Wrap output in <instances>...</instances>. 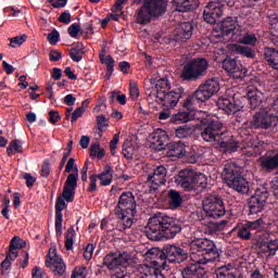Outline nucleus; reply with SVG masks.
<instances>
[{
	"instance_id": "nucleus-1",
	"label": "nucleus",
	"mask_w": 278,
	"mask_h": 278,
	"mask_svg": "<svg viewBox=\"0 0 278 278\" xmlns=\"http://www.w3.org/2000/svg\"><path fill=\"white\" fill-rule=\"evenodd\" d=\"M184 223L180 219L163 215L151 217L146 227V236L151 241L172 240L182 231Z\"/></svg>"
},
{
	"instance_id": "nucleus-2",
	"label": "nucleus",
	"mask_w": 278,
	"mask_h": 278,
	"mask_svg": "<svg viewBox=\"0 0 278 278\" xmlns=\"http://www.w3.org/2000/svg\"><path fill=\"white\" fill-rule=\"evenodd\" d=\"M226 131L224 130V124L218 119V117H208L204 119V128L202 129V139L206 142L222 141L219 142V148L224 152H236L239 149V142L232 137L224 140Z\"/></svg>"
},
{
	"instance_id": "nucleus-3",
	"label": "nucleus",
	"mask_w": 278,
	"mask_h": 278,
	"mask_svg": "<svg viewBox=\"0 0 278 278\" xmlns=\"http://www.w3.org/2000/svg\"><path fill=\"white\" fill-rule=\"evenodd\" d=\"M151 85L155 87V98L166 109L176 108L179 101L186 97L185 88L178 86L172 89L170 81L167 77L159 79L151 78Z\"/></svg>"
},
{
	"instance_id": "nucleus-4",
	"label": "nucleus",
	"mask_w": 278,
	"mask_h": 278,
	"mask_svg": "<svg viewBox=\"0 0 278 278\" xmlns=\"http://www.w3.org/2000/svg\"><path fill=\"white\" fill-rule=\"evenodd\" d=\"M191 256L204 264L214 263L219 258V252L215 242L207 238H195L189 244Z\"/></svg>"
},
{
	"instance_id": "nucleus-5",
	"label": "nucleus",
	"mask_w": 278,
	"mask_h": 278,
	"mask_svg": "<svg viewBox=\"0 0 278 278\" xmlns=\"http://www.w3.org/2000/svg\"><path fill=\"white\" fill-rule=\"evenodd\" d=\"M219 89V83L216 78L206 79L193 93L186 98L184 106L188 110H192V106L195 109L197 105L205 103L215 96Z\"/></svg>"
},
{
	"instance_id": "nucleus-6",
	"label": "nucleus",
	"mask_w": 278,
	"mask_h": 278,
	"mask_svg": "<svg viewBox=\"0 0 278 278\" xmlns=\"http://www.w3.org/2000/svg\"><path fill=\"white\" fill-rule=\"evenodd\" d=\"M219 89V83L216 78L206 79L193 93L186 98L184 106L188 110H192V106L195 109L197 105L205 103L215 96Z\"/></svg>"
},
{
	"instance_id": "nucleus-7",
	"label": "nucleus",
	"mask_w": 278,
	"mask_h": 278,
	"mask_svg": "<svg viewBox=\"0 0 278 278\" xmlns=\"http://www.w3.org/2000/svg\"><path fill=\"white\" fill-rule=\"evenodd\" d=\"M130 254L127 252H110L103 258V266L111 271V278H129L127 267Z\"/></svg>"
},
{
	"instance_id": "nucleus-8",
	"label": "nucleus",
	"mask_w": 278,
	"mask_h": 278,
	"mask_svg": "<svg viewBox=\"0 0 278 278\" xmlns=\"http://www.w3.org/2000/svg\"><path fill=\"white\" fill-rule=\"evenodd\" d=\"M253 129H273L278 126V97L273 100L269 109H260L256 114L253 115V119L250 123Z\"/></svg>"
},
{
	"instance_id": "nucleus-9",
	"label": "nucleus",
	"mask_w": 278,
	"mask_h": 278,
	"mask_svg": "<svg viewBox=\"0 0 278 278\" xmlns=\"http://www.w3.org/2000/svg\"><path fill=\"white\" fill-rule=\"evenodd\" d=\"M168 5V0H149L137 10V24L148 25L154 18L162 17Z\"/></svg>"
},
{
	"instance_id": "nucleus-10",
	"label": "nucleus",
	"mask_w": 278,
	"mask_h": 278,
	"mask_svg": "<svg viewBox=\"0 0 278 278\" xmlns=\"http://www.w3.org/2000/svg\"><path fill=\"white\" fill-rule=\"evenodd\" d=\"M210 62L205 58L190 60L182 70L181 79L184 81H198L206 76Z\"/></svg>"
},
{
	"instance_id": "nucleus-11",
	"label": "nucleus",
	"mask_w": 278,
	"mask_h": 278,
	"mask_svg": "<svg viewBox=\"0 0 278 278\" xmlns=\"http://www.w3.org/2000/svg\"><path fill=\"white\" fill-rule=\"evenodd\" d=\"M202 210H204L206 218L213 219L224 218L227 213L224 198L216 192L208 193L204 197V200H202Z\"/></svg>"
},
{
	"instance_id": "nucleus-12",
	"label": "nucleus",
	"mask_w": 278,
	"mask_h": 278,
	"mask_svg": "<svg viewBox=\"0 0 278 278\" xmlns=\"http://www.w3.org/2000/svg\"><path fill=\"white\" fill-rule=\"evenodd\" d=\"M222 178L226 181L228 187L235 189L241 194H245L250 191L249 181L231 164L224 166Z\"/></svg>"
},
{
	"instance_id": "nucleus-13",
	"label": "nucleus",
	"mask_w": 278,
	"mask_h": 278,
	"mask_svg": "<svg viewBox=\"0 0 278 278\" xmlns=\"http://www.w3.org/2000/svg\"><path fill=\"white\" fill-rule=\"evenodd\" d=\"M269 198V189L267 185L260 186L254 193L248 199V216H258L266 207Z\"/></svg>"
},
{
	"instance_id": "nucleus-14",
	"label": "nucleus",
	"mask_w": 278,
	"mask_h": 278,
	"mask_svg": "<svg viewBox=\"0 0 278 278\" xmlns=\"http://www.w3.org/2000/svg\"><path fill=\"white\" fill-rule=\"evenodd\" d=\"M236 0H215L208 2L204 8V21L208 25H215L224 15V8H233Z\"/></svg>"
},
{
	"instance_id": "nucleus-15",
	"label": "nucleus",
	"mask_w": 278,
	"mask_h": 278,
	"mask_svg": "<svg viewBox=\"0 0 278 278\" xmlns=\"http://www.w3.org/2000/svg\"><path fill=\"white\" fill-rule=\"evenodd\" d=\"M114 212L117 218H124V214L132 216V213L137 212V203L132 192L127 191L121 194Z\"/></svg>"
},
{
	"instance_id": "nucleus-16",
	"label": "nucleus",
	"mask_w": 278,
	"mask_h": 278,
	"mask_svg": "<svg viewBox=\"0 0 278 278\" xmlns=\"http://www.w3.org/2000/svg\"><path fill=\"white\" fill-rule=\"evenodd\" d=\"M254 248L261 256L274 257L278 252V239L258 236L254 242Z\"/></svg>"
},
{
	"instance_id": "nucleus-17",
	"label": "nucleus",
	"mask_w": 278,
	"mask_h": 278,
	"mask_svg": "<svg viewBox=\"0 0 278 278\" xmlns=\"http://www.w3.org/2000/svg\"><path fill=\"white\" fill-rule=\"evenodd\" d=\"M160 258L165 260L166 263L180 264L188 258V253L180 247L167 244L164 247L163 251L160 252Z\"/></svg>"
},
{
	"instance_id": "nucleus-18",
	"label": "nucleus",
	"mask_w": 278,
	"mask_h": 278,
	"mask_svg": "<svg viewBox=\"0 0 278 278\" xmlns=\"http://www.w3.org/2000/svg\"><path fill=\"white\" fill-rule=\"evenodd\" d=\"M237 26L242 29L243 27L239 25L238 17L227 16L225 17L218 25L217 30L219 35L217 37H239L241 31L237 28Z\"/></svg>"
},
{
	"instance_id": "nucleus-19",
	"label": "nucleus",
	"mask_w": 278,
	"mask_h": 278,
	"mask_svg": "<svg viewBox=\"0 0 278 278\" xmlns=\"http://www.w3.org/2000/svg\"><path fill=\"white\" fill-rule=\"evenodd\" d=\"M206 265L204 262L198 260V257L191 256V262L187 263L185 267L181 269L182 278H204L206 275V270L204 266Z\"/></svg>"
},
{
	"instance_id": "nucleus-20",
	"label": "nucleus",
	"mask_w": 278,
	"mask_h": 278,
	"mask_svg": "<svg viewBox=\"0 0 278 278\" xmlns=\"http://www.w3.org/2000/svg\"><path fill=\"white\" fill-rule=\"evenodd\" d=\"M78 180H79V172H78V168H75V173L70 174L67 176L63 187V192H62V197L68 203H72L75 201Z\"/></svg>"
},
{
	"instance_id": "nucleus-21",
	"label": "nucleus",
	"mask_w": 278,
	"mask_h": 278,
	"mask_svg": "<svg viewBox=\"0 0 278 278\" xmlns=\"http://www.w3.org/2000/svg\"><path fill=\"white\" fill-rule=\"evenodd\" d=\"M222 68L235 79H242L247 77L248 74V68L242 64H238L237 60L230 56H227L222 62Z\"/></svg>"
},
{
	"instance_id": "nucleus-22",
	"label": "nucleus",
	"mask_w": 278,
	"mask_h": 278,
	"mask_svg": "<svg viewBox=\"0 0 278 278\" xmlns=\"http://www.w3.org/2000/svg\"><path fill=\"white\" fill-rule=\"evenodd\" d=\"M217 108L226 114L231 115L240 112L243 109V104L240 100H236L235 97L222 96L217 100Z\"/></svg>"
},
{
	"instance_id": "nucleus-23",
	"label": "nucleus",
	"mask_w": 278,
	"mask_h": 278,
	"mask_svg": "<svg viewBox=\"0 0 278 278\" xmlns=\"http://www.w3.org/2000/svg\"><path fill=\"white\" fill-rule=\"evenodd\" d=\"M167 168L165 166H159L154 169L152 174L148 176V184L150 185V190L155 191L160 186L165 185L167 180Z\"/></svg>"
},
{
	"instance_id": "nucleus-24",
	"label": "nucleus",
	"mask_w": 278,
	"mask_h": 278,
	"mask_svg": "<svg viewBox=\"0 0 278 278\" xmlns=\"http://www.w3.org/2000/svg\"><path fill=\"white\" fill-rule=\"evenodd\" d=\"M68 206L66 203V199L64 197H59L55 203V219H54V227H55V236L56 238H61L63 236V210Z\"/></svg>"
},
{
	"instance_id": "nucleus-25",
	"label": "nucleus",
	"mask_w": 278,
	"mask_h": 278,
	"mask_svg": "<svg viewBox=\"0 0 278 278\" xmlns=\"http://www.w3.org/2000/svg\"><path fill=\"white\" fill-rule=\"evenodd\" d=\"M194 25L191 22L181 23L174 31V40L177 42L188 41L193 35Z\"/></svg>"
},
{
	"instance_id": "nucleus-26",
	"label": "nucleus",
	"mask_w": 278,
	"mask_h": 278,
	"mask_svg": "<svg viewBox=\"0 0 278 278\" xmlns=\"http://www.w3.org/2000/svg\"><path fill=\"white\" fill-rule=\"evenodd\" d=\"M45 264L47 268L51 269L54 276L62 277L66 273V264L59 254H54L53 256H51L50 261L49 258H47Z\"/></svg>"
},
{
	"instance_id": "nucleus-27",
	"label": "nucleus",
	"mask_w": 278,
	"mask_h": 278,
	"mask_svg": "<svg viewBox=\"0 0 278 278\" xmlns=\"http://www.w3.org/2000/svg\"><path fill=\"white\" fill-rule=\"evenodd\" d=\"M193 179H194V170L193 169H182L179 174L175 177V182L182 187L187 191H191L193 187Z\"/></svg>"
},
{
	"instance_id": "nucleus-28",
	"label": "nucleus",
	"mask_w": 278,
	"mask_h": 278,
	"mask_svg": "<svg viewBox=\"0 0 278 278\" xmlns=\"http://www.w3.org/2000/svg\"><path fill=\"white\" fill-rule=\"evenodd\" d=\"M182 109L184 111H180L179 113H176L170 117V123L173 124H186L190 121L194 119L195 113H194V108L188 109L185 106V100L182 102Z\"/></svg>"
},
{
	"instance_id": "nucleus-29",
	"label": "nucleus",
	"mask_w": 278,
	"mask_h": 278,
	"mask_svg": "<svg viewBox=\"0 0 278 278\" xmlns=\"http://www.w3.org/2000/svg\"><path fill=\"white\" fill-rule=\"evenodd\" d=\"M261 168L266 173H273L278 169V151L276 153L260 157Z\"/></svg>"
},
{
	"instance_id": "nucleus-30",
	"label": "nucleus",
	"mask_w": 278,
	"mask_h": 278,
	"mask_svg": "<svg viewBox=\"0 0 278 278\" xmlns=\"http://www.w3.org/2000/svg\"><path fill=\"white\" fill-rule=\"evenodd\" d=\"M247 97L251 110H256L257 108H261L265 99L264 93L257 89L249 90L247 92Z\"/></svg>"
},
{
	"instance_id": "nucleus-31",
	"label": "nucleus",
	"mask_w": 278,
	"mask_h": 278,
	"mask_svg": "<svg viewBox=\"0 0 278 278\" xmlns=\"http://www.w3.org/2000/svg\"><path fill=\"white\" fill-rule=\"evenodd\" d=\"M264 58L270 68L278 70V50L276 48L266 47L264 49Z\"/></svg>"
},
{
	"instance_id": "nucleus-32",
	"label": "nucleus",
	"mask_w": 278,
	"mask_h": 278,
	"mask_svg": "<svg viewBox=\"0 0 278 278\" xmlns=\"http://www.w3.org/2000/svg\"><path fill=\"white\" fill-rule=\"evenodd\" d=\"M167 155L170 157H182L186 155V146L184 142H173L167 146Z\"/></svg>"
},
{
	"instance_id": "nucleus-33",
	"label": "nucleus",
	"mask_w": 278,
	"mask_h": 278,
	"mask_svg": "<svg viewBox=\"0 0 278 278\" xmlns=\"http://www.w3.org/2000/svg\"><path fill=\"white\" fill-rule=\"evenodd\" d=\"M207 187V177L202 173H195L192 180L191 191L202 192Z\"/></svg>"
},
{
	"instance_id": "nucleus-34",
	"label": "nucleus",
	"mask_w": 278,
	"mask_h": 278,
	"mask_svg": "<svg viewBox=\"0 0 278 278\" xmlns=\"http://www.w3.org/2000/svg\"><path fill=\"white\" fill-rule=\"evenodd\" d=\"M167 199L170 210H179L184 202L181 193L175 189L168 191Z\"/></svg>"
},
{
	"instance_id": "nucleus-35",
	"label": "nucleus",
	"mask_w": 278,
	"mask_h": 278,
	"mask_svg": "<svg viewBox=\"0 0 278 278\" xmlns=\"http://www.w3.org/2000/svg\"><path fill=\"white\" fill-rule=\"evenodd\" d=\"M140 276L141 278H164L161 269L146 264L140 268Z\"/></svg>"
},
{
	"instance_id": "nucleus-36",
	"label": "nucleus",
	"mask_w": 278,
	"mask_h": 278,
	"mask_svg": "<svg viewBox=\"0 0 278 278\" xmlns=\"http://www.w3.org/2000/svg\"><path fill=\"white\" fill-rule=\"evenodd\" d=\"M97 176L100 180V185L103 187H108L113 180V167L111 165H106L103 172Z\"/></svg>"
},
{
	"instance_id": "nucleus-37",
	"label": "nucleus",
	"mask_w": 278,
	"mask_h": 278,
	"mask_svg": "<svg viewBox=\"0 0 278 278\" xmlns=\"http://www.w3.org/2000/svg\"><path fill=\"white\" fill-rule=\"evenodd\" d=\"M64 237H65V250L72 251L74 249V244L77 238L75 226H70V228L64 233Z\"/></svg>"
},
{
	"instance_id": "nucleus-38",
	"label": "nucleus",
	"mask_w": 278,
	"mask_h": 278,
	"mask_svg": "<svg viewBox=\"0 0 278 278\" xmlns=\"http://www.w3.org/2000/svg\"><path fill=\"white\" fill-rule=\"evenodd\" d=\"M100 62L102 64H106V75H105V78L106 79H110L113 72H114V64H115V61L114 59L109 54L105 56V54H100Z\"/></svg>"
},
{
	"instance_id": "nucleus-39",
	"label": "nucleus",
	"mask_w": 278,
	"mask_h": 278,
	"mask_svg": "<svg viewBox=\"0 0 278 278\" xmlns=\"http://www.w3.org/2000/svg\"><path fill=\"white\" fill-rule=\"evenodd\" d=\"M178 12H190L194 5V0H173Z\"/></svg>"
},
{
	"instance_id": "nucleus-40",
	"label": "nucleus",
	"mask_w": 278,
	"mask_h": 278,
	"mask_svg": "<svg viewBox=\"0 0 278 278\" xmlns=\"http://www.w3.org/2000/svg\"><path fill=\"white\" fill-rule=\"evenodd\" d=\"M239 36V42L244 46L255 47L257 43V37L255 34H251L249 31H245L243 35L240 34Z\"/></svg>"
},
{
	"instance_id": "nucleus-41",
	"label": "nucleus",
	"mask_w": 278,
	"mask_h": 278,
	"mask_svg": "<svg viewBox=\"0 0 278 278\" xmlns=\"http://www.w3.org/2000/svg\"><path fill=\"white\" fill-rule=\"evenodd\" d=\"M160 253H162V251H160L156 248L150 249L146 253L147 257L151 260L152 264H154L155 267L161 266V263L159 261H156V258L163 261V257H160Z\"/></svg>"
},
{
	"instance_id": "nucleus-42",
	"label": "nucleus",
	"mask_w": 278,
	"mask_h": 278,
	"mask_svg": "<svg viewBox=\"0 0 278 278\" xmlns=\"http://www.w3.org/2000/svg\"><path fill=\"white\" fill-rule=\"evenodd\" d=\"M236 51L238 54L247 58V59H255L256 58V52L247 46H237Z\"/></svg>"
},
{
	"instance_id": "nucleus-43",
	"label": "nucleus",
	"mask_w": 278,
	"mask_h": 278,
	"mask_svg": "<svg viewBox=\"0 0 278 278\" xmlns=\"http://www.w3.org/2000/svg\"><path fill=\"white\" fill-rule=\"evenodd\" d=\"M237 238L242 240V241H250L252 239V232L250 231V228L247 227L245 224H243L237 230Z\"/></svg>"
},
{
	"instance_id": "nucleus-44",
	"label": "nucleus",
	"mask_w": 278,
	"mask_h": 278,
	"mask_svg": "<svg viewBox=\"0 0 278 278\" xmlns=\"http://www.w3.org/2000/svg\"><path fill=\"white\" fill-rule=\"evenodd\" d=\"M26 248V241L23 240L21 237L18 236H14L9 244V249L13 250V251H17V250H22Z\"/></svg>"
},
{
	"instance_id": "nucleus-45",
	"label": "nucleus",
	"mask_w": 278,
	"mask_h": 278,
	"mask_svg": "<svg viewBox=\"0 0 278 278\" xmlns=\"http://www.w3.org/2000/svg\"><path fill=\"white\" fill-rule=\"evenodd\" d=\"M14 152L15 153H22L23 152V146L18 140L10 141L9 147L7 148L8 156H12Z\"/></svg>"
},
{
	"instance_id": "nucleus-46",
	"label": "nucleus",
	"mask_w": 278,
	"mask_h": 278,
	"mask_svg": "<svg viewBox=\"0 0 278 278\" xmlns=\"http://www.w3.org/2000/svg\"><path fill=\"white\" fill-rule=\"evenodd\" d=\"M200 220L202 222V225H206V232H208V235H211V236L215 235L220 229V224L215 223V222H207L206 217H204Z\"/></svg>"
},
{
	"instance_id": "nucleus-47",
	"label": "nucleus",
	"mask_w": 278,
	"mask_h": 278,
	"mask_svg": "<svg viewBox=\"0 0 278 278\" xmlns=\"http://www.w3.org/2000/svg\"><path fill=\"white\" fill-rule=\"evenodd\" d=\"M27 39H28L27 35L15 36V37L10 39L9 47L10 48L21 47L27 41Z\"/></svg>"
},
{
	"instance_id": "nucleus-48",
	"label": "nucleus",
	"mask_w": 278,
	"mask_h": 278,
	"mask_svg": "<svg viewBox=\"0 0 278 278\" xmlns=\"http://www.w3.org/2000/svg\"><path fill=\"white\" fill-rule=\"evenodd\" d=\"M216 278H237V275L226 267H219L215 271Z\"/></svg>"
},
{
	"instance_id": "nucleus-49",
	"label": "nucleus",
	"mask_w": 278,
	"mask_h": 278,
	"mask_svg": "<svg viewBox=\"0 0 278 278\" xmlns=\"http://www.w3.org/2000/svg\"><path fill=\"white\" fill-rule=\"evenodd\" d=\"M192 134V129L187 125L180 126L176 129V137L179 139H185Z\"/></svg>"
},
{
	"instance_id": "nucleus-50",
	"label": "nucleus",
	"mask_w": 278,
	"mask_h": 278,
	"mask_svg": "<svg viewBox=\"0 0 278 278\" xmlns=\"http://www.w3.org/2000/svg\"><path fill=\"white\" fill-rule=\"evenodd\" d=\"M11 270H12V262L4 258L0 263V274H1V276L9 277Z\"/></svg>"
},
{
	"instance_id": "nucleus-51",
	"label": "nucleus",
	"mask_w": 278,
	"mask_h": 278,
	"mask_svg": "<svg viewBox=\"0 0 278 278\" xmlns=\"http://www.w3.org/2000/svg\"><path fill=\"white\" fill-rule=\"evenodd\" d=\"M71 278H87V267L86 266H76Z\"/></svg>"
},
{
	"instance_id": "nucleus-52",
	"label": "nucleus",
	"mask_w": 278,
	"mask_h": 278,
	"mask_svg": "<svg viewBox=\"0 0 278 278\" xmlns=\"http://www.w3.org/2000/svg\"><path fill=\"white\" fill-rule=\"evenodd\" d=\"M245 227L249 228V230L252 232L256 229H261V227H263L264 225V219L263 217H258L256 220H253V222H247L245 224Z\"/></svg>"
},
{
	"instance_id": "nucleus-53",
	"label": "nucleus",
	"mask_w": 278,
	"mask_h": 278,
	"mask_svg": "<svg viewBox=\"0 0 278 278\" xmlns=\"http://www.w3.org/2000/svg\"><path fill=\"white\" fill-rule=\"evenodd\" d=\"M85 112V106H78L77 109H75V111H73L72 113L71 123H77V121L84 116Z\"/></svg>"
},
{
	"instance_id": "nucleus-54",
	"label": "nucleus",
	"mask_w": 278,
	"mask_h": 278,
	"mask_svg": "<svg viewBox=\"0 0 278 278\" xmlns=\"http://www.w3.org/2000/svg\"><path fill=\"white\" fill-rule=\"evenodd\" d=\"M51 174V164L49 160H45L41 169H40V176L43 178H48Z\"/></svg>"
},
{
	"instance_id": "nucleus-55",
	"label": "nucleus",
	"mask_w": 278,
	"mask_h": 278,
	"mask_svg": "<svg viewBox=\"0 0 278 278\" xmlns=\"http://www.w3.org/2000/svg\"><path fill=\"white\" fill-rule=\"evenodd\" d=\"M80 30H81V26L77 23H74L67 28V34L70 35L71 38H77Z\"/></svg>"
},
{
	"instance_id": "nucleus-56",
	"label": "nucleus",
	"mask_w": 278,
	"mask_h": 278,
	"mask_svg": "<svg viewBox=\"0 0 278 278\" xmlns=\"http://www.w3.org/2000/svg\"><path fill=\"white\" fill-rule=\"evenodd\" d=\"M122 153L125 159L132 160V156L135 154V149L131 146L124 143Z\"/></svg>"
},
{
	"instance_id": "nucleus-57",
	"label": "nucleus",
	"mask_w": 278,
	"mask_h": 278,
	"mask_svg": "<svg viewBox=\"0 0 278 278\" xmlns=\"http://www.w3.org/2000/svg\"><path fill=\"white\" fill-rule=\"evenodd\" d=\"M135 214L136 213H132V215H130V214L125 213L124 217H118L124 223V229H129L131 227V225L134 223Z\"/></svg>"
},
{
	"instance_id": "nucleus-58",
	"label": "nucleus",
	"mask_w": 278,
	"mask_h": 278,
	"mask_svg": "<svg viewBox=\"0 0 278 278\" xmlns=\"http://www.w3.org/2000/svg\"><path fill=\"white\" fill-rule=\"evenodd\" d=\"M48 41L51 46L58 45L60 41V33L58 29H53L50 34H48Z\"/></svg>"
},
{
	"instance_id": "nucleus-59",
	"label": "nucleus",
	"mask_w": 278,
	"mask_h": 278,
	"mask_svg": "<svg viewBox=\"0 0 278 278\" xmlns=\"http://www.w3.org/2000/svg\"><path fill=\"white\" fill-rule=\"evenodd\" d=\"M99 179V177L97 176V174H93L89 177V187L87 188V191L89 192H97V190H99V188L97 187V180Z\"/></svg>"
},
{
	"instance_id": "nucleus-60",
	"label": "nucleus",
	"mask_w": 278,
	"mask_h": 278,
	"mask_svg": "<svg viewBox=\"0 0 278 278\" xmlns=\"http://www.w3.org/2000/svg\"><path fill=\"white\" fill-rule=\"evenodd\" d=\"M130 98L136 101L139 98V89L137 83L132 81L129 84Z\"/></svg>"
},
{
	"instance_id": "nucleus-61",
	"label": "nucleus",
	"mask_w": 278,
	"mask_h": 278,
	"mask_svg": "<svg viewBox=\"0 0 278 278\" xmlns=\"http://www.w3.org/2000/svg\"><path fill=\"white\" fill-rule=\"evenodd\" d=\"M31 277L33 278H47V273L41 267H34L31 269Z\"/></svg>"
},
{
	"instance_id": "nucleus-62",
	"label": "nucleus",
	"mask_w": 278,
	"mask_h": 278,
	"mask_svg": "<svg viewBox=\"0 0 278 278\" xmlns=\"http://www.w3.org/2000/svg\"><path fill=\"white\" fill-rule=\"evenodd\" d=\"M62 119L59 111H49V123L52 125L59 123Z\"/></svg>"
},
{
	"instance_id": "nucleus-63",
	"label": "nucleus",
	"mask_w": 278,
	"mask_h": 278,
	"mask_svg": "<svg viewBox=\"0 0 278 278\" xmlns=\"http://www.w3.org/2000/svg\"><path fill=\"white\" fill-rule=\"evenodd\" d=\"M98 130L103 131V127H108V117L105 115L97 116Z\"/></svg>"
},
{
	"instance_id": "nucleus-64",
	"label": "nucleus",
	"mask_w": 278,
	"mask_h": 278,
	"mask_svg": "<svg viewBox=\"0 0 278 278\" xmlns=\"http://www.w3.org/2000/svg\"><path fill=\"white\" fill-rule=\"evenodd\" d=\"M269 25L271 35L278 37V17L270 20Z\"/></svg>"
}]
</instances>
